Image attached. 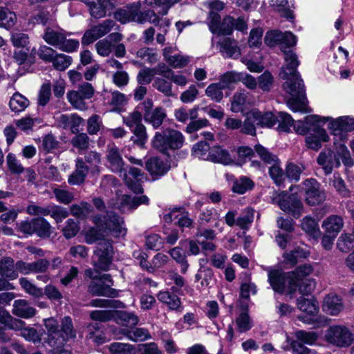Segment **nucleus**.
<instances>
[{
	"mask_svg": "<svg viewBox=\"0 0 354 354\" xmlns=\"http://www.w3.org/2000/svg\"><path fill=\"white\" fill-rule=\"evenodd\" d=\"M106 158L108 168L122 177L125 184L131 191L137 194L143 192L141 182L144 178V173L136 167H130L127 173L124 169L122 155L115 145L108 146Z\"/></svg>",
	"mask_w": 354,
	"mask_h": 354,
	"instance_id": "obj_1",
	"label": "nucleus"
},
{
	"mask_svg": "<svg viewBox=\"0 0 354 354\" xmlns=\"http://www.w3.org/2000/svg\"><path fill=\"white\" fill-rule=\"evenodd\" d=\"M185 142L183 133L173 129L157 131L151 140L153 148L159 152L169 155L170 151L180 149Z\"/></svg>",
	"mask_w": 354,
	"mask_h": 354,
	"instance_id": "obj_2",
	"label": "nucleus"
},
{
	"mask_svg": "<svg viewBox=\"0 0 354 354\" xmlns=\"http://www.w3.org/2000/svg\"><path fill=\"white\" fill-rule=\"evenodd\" d=\"M93 223L104 232L115 237L126 235L127 229L124 227V220L115 212L110 211L106 216L96 214L92 217Z\"/></svg>",
	"mask_w": 354,
	"mask_h": 354,
	"instance_id": "obj_3",
	"label": "nucleus"
},
{
	"mask_svg": "<svg viewBox=\"0 0 354 354\" xmlns=\"http://www.w3.org/2000/svg\"><path fill=\"white\" fill-rule=\"evenodd\" d=\"M42 38L48 44L67 53L77 50L80 45L77 39H67L65 31L57 26L46 27Z\"/></svg>",
	"mask_w": 354,
	"mask_h": 354,
	"instance_id": "obj_4",
	"label": "nucleus"
},
{
	"mask_svg": "<svg viewBox=\"0 0 354 354\" xmlns=\"http://www.w3.org/2000/svg\"><path fill=\"white\" fill-rule=\"evenodd\" d=\"M270 198L272 203L277 205L282 211L292 214L295 218H299L303 212V204L294 194L273 191L270 193Z\"/></svg>",
	"mask_w": 354,
	"mask_h": 354,
	"instance_id": "obj_5",
	"label": "nucleus"
},
{
	"mask_svg": "<svg viewBox=\"0 0 354 354\" xmlns=\"http://www.w3.org/2000/svg\"><path fill=\"white\" fill-rule=\"evenodd\" d=\"M284 90L291 97L287 101L289 109L294 112H306V97L304 84L302 80L297 82L286 81L283 84Z\"/></svg>",
	"mask_w": 354,
	"mask_h": 354,
	"instance_id": "obj_6",
	"label": "nucleus"
},
{
	"mask_svg": "<svg viewBox=\"0 0 354 354\" xmlns=\"http://www.w3.org/2000/svg\"><path fill=\"white\" fill-rule=\"evenodd\" d=\"M115 18L122 24L129 21H137L142 24L146 21L157 25L160 19L153 11L147 10L144 13L139 11L138 6L129 7L127 9H119L115 13Z\"/></svg>",
	"mask_w": 354,
	"mask_h": 354,
	"instance_id": "obj_7",
	"label": "nucleus"
},
{
	"mask_svg": "<svg viewBox=\"0 0 354 354\" xmlns=\"http://www.w3.org/2000/svg\"><path fill=\"white\" fill-rule=\"evenodd\" d=\"M292 276V273L273 270L268 273V281L274 291L291 295L297 290V285L293 282Z\"/></svg>",
	"mask_w": 354,
	"mask_h": 354,
	"instance_id": "obj_8",
	"label": "nucleus"
},
{
	"mask_svg": "<svg viewBox=\"0 0 354 354\" xmlns=\"http://www.w3.org/2000/svg\"><path fill=\"white\" fill-rule=\"evenodd\" d=\"M325 340L333 346L339 348L349 346L354 340L353 334L342 325L330 326L326 331Z\"/></svg>",
	"mask_w": 354,
	"mask_h": 354,
	"instance_id": "obj_9",
	"label": "nucleus"
},
{
	"mask_svg": "<svg viewBox=\"0 0 354 354\" xmlns=\"http://www.w3.org/2000/svg\"><path fill=\"white\" fill-rule=\"evenodd\" d=\"M285 64L281 67L280 76L282 79L297 82L301 80L297 71L300 62L297 55L292 50L282 49Z\"/></svg>",
	"mask_w": 354,
	"mask_h": 354,
	"instance_id": "obj_10",
	"label": "nucleus"
},
{
	"mask_svg": "<svg viewBox=\"0 0 354 354\" xmlns=\"http://www.w3.org/2000/svg\"><path fill=\"white\" fill-rule=\"evenodd\" d=\"M75 337L76 331L72 319L69 316H65L61 321L57 348L50 351L48 354H71L70 351L62 348V346L68 339H74Z\"/></svg>",
	"mask_w": 354,
	"mask_h": 354,
	"instance_id": "obj_11",
	"label": "nucleus"
},
{
	"mask_svg": "<svg viewBox=\"0 0 354 354\" xmlns=\"http://www.w3.org/2000/svg\"><path fill=\"white\" fill-rule=\"evenodd\" d=\"M305 201L310 205L322 203L326 199L325 192L321 189L319 183L315 178H308L301 185Z\"/></svg>",
	"mask_w": 354,
	"mask_h": 354,
	"instance_id": "obj_12",
	"label": "nucleus"
},
{
	"mask_svg": "<svg viewBox=\"0 0 354 354\" xmlns=\"http://www.w3.org/2000/svg\"><path fill=\"white\" fill-rule=\"evenodd\" d=\"M328 120H330L328 128L331 130L332 133L341 140L346 138V132L354 130V118L342 116L335 120L331 118H322L323 123Z\"/></svg>",
	"mask_w": 354,
	"mask_h": 354,
	"instance_id": "obj_13",
	"label": "nucleus"
},
{
	"mask_svg": "<svg viewBox=\"0 0 354 354\" xmlns=\"http://www.w3.org/2000/svg\"><path fill=\"white\" fill-rule=\"evenodd\" d=\"M113 254V249L111 243L108 240H103L97 243L95 255L97 259L95 261V268L107 271L111 264Z\"/></svg>",
	"mask_w": 354,
	"mask_h": 354,
	"instance_id": "obj_14",
	"label": "nucleus"
},
{
	"mask_svg": "<svg viewBox=\"0 0 354 354\" xmlns=\"http://www.w3.org/2000/svg\"><path fill=\"white\" fill-rule=\"evenodd\" d=\"M153 106L152 100L147 99L141 103L140 108L143 111L145 121L151 124L154 129H158L162 124L167 115L165 109L162 107L152 109Z\"/></svg>",
	"mask_w": 354,
	"mask_h": 354,
	"instance_id": "obj_15",
	"label": "nucleus"
},
{
	"mask_svg": "<svg viewBox=\"0 0 354 354\" xmlns=\"http://www.w3.org/2000/svg\"><path fill=\"white\" fill-rule=\"evenodd\" d=\"M264 41L270 47L281 45V49L293 46L297 44L295 35L290 31L284 32L278 30L268 31L266 35Z\"/></svg>",
	"mask_w": 354,
	"mask_h": 354,
	"instance_id": "obj_16",
	"label": "nucleus"
},
{
	"mask_svg": "<svg viewBox=\"0 0 354 354\" xmlns=\"http://www.w3.org/2000/svg\"><path fill=\"white\" fill-rule=\"evenodd\" d=\"M114 26V21L108 19L97 26L92 27L84 32L82 38V44L83 45L92 44L97 39L109 33Z\"/></svg>",
	"mask_w": 354,
	"mask_h": 354,
	"instance_id": "obj_17",
	"label": "nucleus"
},
{
	"mask_svg": "<svg viewBox=\"0 0 354 354\" xmlns=\"http://www.w3.org/2000/svg\"><path fill=\"white\" fill-rule=\"evenodd\" d=\"M146 169L155 178L165 175L170 169L167 160H163L158 157H153L146 162Z\"/></svg>",
	"mask_w": 354,
	"mask_h": 354,
	"instance_id": "obj_18",
	"label": "nucleus"
},
{
	"mask_svg": "<svg viewBox=\"0 0 354 354\" xmlns=\"http://www.w3.org/2000/svg\"><path fill=\"white\" fill-rule=\"evenodd\" d=\"M322 309L330 315H338L344 309L342 298L335 294H328L324 299Z\"/></svg>",
	"mask_w": 354,
	"mask_h": 354,
	"instance_id": "obj_19",
	"label": "nucleus"
},
{
	"mask_svg": "<svg viewBox=\"0 0 354 354\" xmlns=\"http://www.w3.org/2000/svg\"><path fill=\"white\" fill-rule=\"evenodd\" d=\"M317 160L326 174H330L334 167H337L340 165L339 158L330 149L322 151Z\"/></svg>",
	"mask_w": 354,
	"mask_h": 354,
	"instance_id": "obj_20",
	"label": "nucleus"
},
{
	"mask_svg": "<svg viewBox=\"0 0 354 354\" xmlns=\"http://www.w3.org/2000/svg\"><path fill=\"white\" fill-rule=\"evenodd\" d=\"M328 140V136L324 129L316 127L313 132L310 133L306 138V145L308 148L317 151L322 147L323 142Z\"/></svg>",
	"mask_w": 354,
	"mask_h": 354,
	"instance_id": "obj_21",
	"label": "nucleus"
},
{
	"mask_svg": "<svg viewBox=\"0 0 354 354\" xmlns=\"http://www.w3.org/2000/svg\"><path fill=\"white\" fill-rule=\"evenodd\" d=\"M45 328L47 330V337L46 342L54 348H57L59 336V322L53 317L45 319L44 320Z\"/></svg>",
	"mask_w": 354,
	"mask_h": 354,
	"instance_id": "obj_22",
	"label": "nucleus"
},
{
	"mask_svg": "<svg viewBox=\"0 0 354 354\" xmlns=\"http://www.w3.org/2000/svg\"><path fill=\"white\" fill-rule=\"evenodd\" d=\"M36 312V309L25 299H17L14 301L12 313L15 316L29 319L34 317Z\"/></svg>",
	"mask_w": 354,
	"mask_h": 354,
	"instance_id": "obj_23",
	"label": "nucleus"
},
{
	"mask_svg": "<svg viewBox=\"0 0 354 354\" xmlns=\"http://www.w3.org/2000/svg\"><path fill=\"white\" fill-rule=\"evenodd\" d=\"M112 283L103 284L100 281H93L88 286V291L93 295L114 297L118 295L116 290L111 288Z\"/></svg>",
	"mask_w": 354,
	"mask_h": 354,
	"instance_id": "obj_24",
	"label": "nucleus"
},
{
	"mask_svg": "<svg viewBox=\"0 0 354 354\" xmlns=\"http://www.w3.org/2000/svg\"><path fill=\"white\" fill-rule=\"evenodd\" d=\"M82 122V118L76 114H62L57 119V124L59 127L70 129L73 133L78 131V127Z\"/></svg>",
	"mask_w": 354,
	"mask_h": 354,
	"instance_id": "obj_25",
	"label": "nucleus"
},
{
	"mask_svg": "<svg viewBox=\"0 0 354 354\" xmlns=\"http://www.w3.org/2000/svg\"><path fill=\"white\" fill-rule=\"evenodd\" d=\"M75 170L69 176L68 182L72 185L82 184L88 172V167L86 165L82 159L78 158L76 160Z\"/></svg>",
	"mask_w": 354,
	"mask_h": 354,
	"instance_id": "obj_26",
	"label": "nucleus"
},
{
	"mask_svg": "<svg viewBox=\"0 0 354 354\" xmlns=\"http://www.w3.org/2000/svg\"><path fill=\"white\" fill-rule=\"evenodd\" d=\"M158 301L165 304L170 310L182 311L180 299L169 291H160L157 295Z\"/></svg>",
	"mask_w": 354,
	"mask_h": 354,
	"instance_id": "obj_27",
	"label": "nucleus"
},
{
	"mask_svg": "<svg viewBox=\"0 0 354 354\" xmlns=\"http://www.w3.org/2000/svg\"><path fill=\"white\" fill-rule=\"evenodd\" d=\"M0 275L3 279L14 280L18 277L16 263L11 257H5L0 260Z\"/></svg>",
	"mask_w": 354,
	"mask_h": 354,
	"instance_id": "obj_28",
	"label": "nucleus"
},
{
	"mask_svg": "<svg viewBox=\"0 0 354 354\" xmlns=\"http://www.w3.org/2000/svg\"><path fill=\"white\" fill-rule=\"evenodd\" d=\"M209 160L225 165L235 163L234 159L231 157L229 152L219 146H215L211 149Z\"/></svg>",
	"mask_w": 354,
	"mask_h": 354,
	"instance_id": "obj_29",
	"label": "nucleus"
},
{
	"mask_svg": "<svg viewBox=\"0 0 354 354\" xmlns=\"http://www.w3.org/2000/svg\"><path fill=\"white\" fill-rule=\"evenodd\" d=\"M249 93L240 91L234 93L231 102V111L234 113L243 111L248 104H250Z\"/></svg>",
	"mask_w": 354,
	"mask_h": 354,
	"instance_id": "obj_30",
	"label": "nucleus"
},
{
	"mask_svg": "<svg viewBox=\"0 0 354 354\" xmlns=\"http://www.w3.org/2000/svg\"><path fill=\"white\" fill-rule=\"evenodd\" d=\"M309 254L310 252L308 250L298 246L289 252H284L283 257L286 263L293 267L300 259H306Z\"/></svg>",
	"mask_w": 354,
	"mask_h": 354,
	"instance_id": "obj_31",
	"label": "nucleus"
},
{
	"mask_svg": "<svg viewBox=\"0 0 354 354\" xmlns=\"http://www.w3.org/2000/svg\"><path fill=\"white\" fill-rule=\"evenodd\" d=\"M221 52L229 58L236 59L241 55V51L234 40L225 38L220 42Z\"/></svg>",
	"mask_w": 354,
	"mask_h": 354,
	"instance_id": "obj_32",
	"label": "nucleus"
},
{
	"mask_svg": "<svg viewBox=\"0 0 354 354\" xmlns=\"http://www.w3.org/2000/svg\"><path fill=\"white\" fill-rule=\"evenodd\" d=\"M254 187V183L250 178L242 176L236 178L232 184V191L238 194H243L252 190Z\"/></svg>",
	"mask_w": 354,
	"mask_h": 354,
	"instance_id": "obj_33",
	"label": "nucleus"
},
{
	"mask_svg": "<svg viewBox=\"0 0 354 354\" xmlns=\"http://www.w3.org/2000/svg\"><path fill=\"white\" fill-rule=\"evenodd\" d=\"M298 308L310 316L315 315L318 310V303L314 298H304L300 297L297 299Z\"/></svg>",
	"mask_w": 354,
	"mask_h": 354,
	"instance_id": "obj_34",
	"label": "nucleus"
},
{
	"mask_svg": "<svg viewBox=\"0 0 354 354\" xmlns=\"http://www.w3.org/2000/svg\"><path fill=\"white\" fill-rule=\"evenodd\" d=\"M343 220L338 216H331L324 221L322 227L327 234L336 236L343 227Z\"/></svg>",
	"mask_w": 354,
	"mask_h": 354,
	"instance_id": "obj_35",
	"label": "nucleus"
},
{
	"mask_svg": "<svg viewBox=\"0 0 354 354\" xmlns=\"http://www.w3.org/2000/svg\"><path fill=\"white\" fill-rule=\"evenodd\" d=\"M88 7L91 15L96 19L102 18L106 15V6L102 0H82Z\"/></svg>",
	"mask_w": 354,
	"mask_h": 354,
	"instance_id": "obj_36",
	"label": "nucleus"
},
{
	"mask_svg": "<svg viewBox=\"0 0 354 354\" xmlns=\"http://www.w3.org/2000/svg\"><path fill=\"white\" fill-rule=\"evenodd\" d=\"M28 105L29 100L18 92L12 95L9 102V106L11 111L15 113L24 111Z\"/></svg>",
	"mask_w": 354,
	"mask_h": 354,
	"instance_id": "obj_37",
	"label": "nucleus"
},
{
	"mask_svg": "<svg viewBox=\"0 0 354 354\" xmlns=\"http://www.w3.org/2000/svg\"><path fill=\"white\" fill-rule=\"evenodd\" d=\"M341 140L337 137H335L334 145L336 149V156L337 158H341L342 162L346 165H353V162L350 157V153L344 145V140Z\"/></svg>",
	"mask_w": 354,
	"mask_h": 354,
	"instance_id": "obj_38",
	"label": "nucleus"
},
{
	"mask_svg": "<svg viewBox=\"0 0 354 354\" xmlns=\"http://www.w3.org/2000/svg\"><path fill=\"white\" fill-rule=\"evenodd\" d=\"M322 122V118L317 115H313L306 118V122L302 121L295 122L292 125L295 131L299 134H304L308 129V124H316L319 126V123Z\"/></svg>",
	"mask_w": 354,
	"mask_h": 354,
	"instance_id": "obj_39",
	"label": "nucleus"
},
{
	"mask_svg": "<svg viewBox=\"0 0 354 354\" xmlns=\"http://www.w3.org/2000/svg\"><path fill=\"white\" fill-rule=\"evenodd\" d=\"M35 234L39 237L46 239L51 234V225L44 218H34Z\"/></svg>",
	"mask_w": 354,
	"mask_h": 354,
	"instance_id": "obj_40",
	"label": "nucleus"
},
{
	"mask_svg": "<svg viewBox=\"0 0 354 354\" xmlns=\"http://www.w3.org/2000/svg\"><path fill=\"white\" fill-rule=\"evenodd\" d=\"M123 334L133 342H142L151 337L148 330L141 328H133L130 330L123 329Z\"/></svg>",
	"mask_w": 354,
	"mask_h": 354,
	"instance_id": "obj_41",
	"label": "nucleus"
},
{
	"mask_svg": "<svg viewBox=\"0 0 354 354\" xmlns=\"http://www.w3.org/2000/svg\"><path fill=\"white\" fill-rule=\"evenodd\" d=\"M254 210L252 208L247 207L243 209L240 216L236 218V225L242 230L250 228L253 222Z\"/></svg>",
	"mask_w": 354,
	"mask_h": 354,
	"instance_id": "obj_42",
	"label": "nucleus"
},
{
	"mask_svg": "<svg viewBox=\"0 0 354 354\" xmlns=\"http://www.w3.org/2000/svg\"><path fill=\"white\" fill-rule=\"evenodd\" d=\"M17 21L16 15L4 7H0V28L10 29Z\"/></svg>",
	"mask_w": 354,
	"mask_h": 354,
	"instance_id": "obj_43",
	"label": "nucleus"
},
{
	"mask_svg": "<svg viewBox=\"0 0 354 354\" xmlns=\"http://www.w3.org/2000/svg\"><path fill=\"white\" fill-rule=\"evenodd\" d=\"M211 149L207 142L201 141L193 145L192 155L201 160H209Z\"/></svg>",
	"mask_w": 354,
	"mask_h": 354,
	"instance_id": "obj_44",
	"label": "nucleus"
},
{
	"mask_svg": "<svg viewBox=\"0 0 354 354\" xmlns=\"http://www.w3.org/2000/svg\"><path fill=\"white\" fill-rule=\"evenodd\" d=\"M256 117L254 111L249 113L243 124L241 131L243 133L254 136L256 133V126H259L258 119Z\"/></svg>",
	"mask_w": 354,
	"mask_h": 354,
	"instance_id": "obj_45",
	"label": "nucleus"
},
{
	"mask_svg": "<svg viewBox=\"0 0 354 354\" xmlns=\"http://www.w3.org/2000/svg\"><path fill=\"white\" fill-rule=\"evenodd\" d=\"M313 271V268L310 265L304 264L298 266L294 271L288 272L289 273H292L293 282H295L297 285V288H298V285L300 281L306 279V277L309 276Z\"/></svg>",
	"mask_w": 354,
	"mask_h": 354,
	"instance_id": "obj_46",
	"label": "nucleus"
},
{
	"mask_svg": "<svg viewBox=\"0 0 354 354\" xmlns=\"http://www.w3.org/2000/svg\"><path fill=\"white\" fill-rule=\"evenodd\" d=\"M169 254L180 266V272L185 274L189 268V263L186 259V255L179 247H175L169 250Z\"/></svg>",
	"mask_w": 354,
	"mask_h": 354,
	"instance_id": "obj_47",
	"label": "nucleus"
},
{
	"mask_svg": "<svg viewBox=\"0 0 354 354\" xmlns=\"http://www.w3.org/2000/svg\"><path fill=\"white\" fill-rule=\"evenodd\" d=\"M91 212L92 206L87 202L82 201L71 206V214L81 219L86 218Z\"/></svg>",
	"mask_w": 354,
	"mask_h": 354,
	"instance_id": "obj_48",
	"label": "nucleus"
},
{
	"mask_svg": "<svg viewBox=\"0 0 354 354\" xmlns=\"http://www.w3.org/2000/svg\"><path fill=\"white\" fill-rule=\"evenodd\" d=\"M110 354H135L133 345L121 342H113L109 346Z\"/></svg>",
	"mask_w": 354,
	"mask_h": 354,
	"instance_id": "obj_49",
	"label": "nucleus"
},
{
	"mask_svg": "<svg viewBox=\"0 0 354 354\" xmlns=\"http://www.w3.org/2000/svg\"><path fill=\"white\" fill-rule=\"evenodd\" d=\"M153 87L167 97L174 95L171 82L162 77H156L153 82Z\"/></svg>",
	"mask_w": 354,
	"mask_h": 354,
	"instance_id": "obj_50",
	"label": "nucleus"
},
{
	"mask_svg": "<svg viewBox=\"0 0 354 354\" xmlns=\"http://www.w3.org/2000/svg\"><path fill=\"white\" fill-rule=\"evenodd\" d=\"M87 338L96 344H102L104 342V336L100 330V324L97 323L90 324L87 326Z\"/></svg>",
	"mask_w": 354,
	"mask_h": 354,
	"instance_id": "obj_51",
	"label": "nucleus"
},
{
	"mask_svg": "<svg viewBox=\"0 0 354 354\" xmlns=\"http://www.w3.org/2000/svg\"><path fill=\"white\" fill-rule=\"evenodd\" d=\"M72 61L71 56L57 53L51 63L56 70L63 71L70 66Z\"/></svg>",
	"mask_w": 354,
	"mask_h": 354,
	"instance_id": "obj_52",
	"label": "nucleus"
},
{
	"mask_svg": "<svg viewBox=\"0 0 354 354\" xmlns=\"http://www.w3.org/2000/svg\"><path fill=\"white\" fill-rule=\"evenodd\" d=\"M67 99L68 102L77 109L84 110L86 108V103L84 102L85 98L80 93L77 91H71L67 93Z\"/></svg>",
	"mask_w": 354,
	"mask_h": 354,
	"instance_id": "obj_53",
	"label": "nucleus"
},
{
	"mask_svg": "<svg viewBox=\"0 0 354 354\" xmlns=\"http://www.w3.org/2000/svg\"><path fill=\"white\" fill-rule=\"evenodd\" d=\"M225 89L218 82L209 84L205 89V95L212 100L219 102L223 97V90Z\"/></svg>",
	"mask_w": 354,
	"mask_h": 354,
	"instance_id": "obj_54",
	"label": "nucleus"
},
{
	"mask_svg": "<svg viewBox=\"0 0 354 354\" xmlns=\"http://www.w3.org/2000/svg\"><path fill=\"white\" fill-rule=\"evenodd\" d=\"M44 331L41 330L37 331L35 328L32 327H25L21 330V335L27 341L32 342L34 344L40 343L41 341V336Z\"/></svg>",
	"mask_w": 354,
	"mask_h": 354,
	"instance_id": "obj_55",
	"label": "nucleus"
},
{
	"mask_svg": "<svg viewBox=\"0 0 354 354\" xmlns=\"http://www.w3.org/2000/svg\"><path fill=\"white\" fill-rule=\"evenodd\" d=\"M256 117L258 119L259 126L262 127H272L277 122V118L270 112L262 114L259 111H254Z\"/></svg>",
	"mask_w": 354,
	"mask_h": 354,
	"instance_id": "obj_56",
	"label": "nucleus"
},
{
	"mask_svg": "<svg viewBox=\"0 0 354 354\" xmlns=\"http://www.w3.org/2000/svg\"><path fill=\"white\" fill-rule=\"evenodd\" d=\"M301 227L306 233L313 236H316L319 233L317 221L310 216H306L303 218Z\"/></svg>",
	"mask_w": 354,
	"mask_h": 354,
	"instance_id": "obj_57",
	"label": "nucleus"
},
{
	"mask_svg": "<svg viewBox=\"0 0 354 354\" xmlns=\"http://www.w3.org/2000/svg\"><path fill=\"white\" fill-rule=\"evenodd\" d=\"M137 57L141 58L149 64H154L159 59L158 54L152 48H142L137 51Z\"/></svg>",
	"mask_w": 354,
	"mask_h": 354,
	"instance_id": "obj_58",
	"label": "nucleus"
},
{
	"mask_svg": "<svg viewBox=\"0 0 354 354\" xmlns=\"http://www.w3.org/2000/svg\"><path fill=\"white\" fill-rule=\"evenodd\" d=\"M6 163L9 171L14 174H20L24 171V168L16 156L9 153L6 156Z\"/></svg>",
	"mask_w": 354,
	"mask_h": 354,
	"instance_id": "obj_59",
	"label": "nucleus"
},
{
	"mask_svg": "<svg viewBox=\"0 0 354 354\" xmlns=\"http://www.w3.org/2000/svg\"><path fill=\"white\" fill-rule=\"evenodd\" d=\"M39 122L40 120L39 118H32L30 116H26L21 118V119L17 120L15 121V124L19 130L24 132H28L32 129L35 123Z\"/></svg>",
	"mask_w": 354,
	"mask_h": 354,
	"instance_id": "obj_60",
	"label": "nucleus"
},
{
	"mask_svg": "<svg viewBox=\"0 0 354 354\" xmlns=\"http://www.w3.org/2000/svg\"><path fill=\"white\" fill-rule=\"evenodd\" d=\"M238 330L241 333L249 330L252 326V322L247 310H243L236 319Z\"/></svg>",
	"mask_w": 354,
	"mask_h": 354,
	"instance_id": "obj_61",
	"label": "nucleus"
},
{
	"mask_svg": "<svg viewBox=\"0 0 354 354\" xmlns=\"http://www.w3.org/2000/svg\"><path fill=\"white\" fill-rule=\"evenodd\" d=\"M305 169L303 165H296L294 163H289L286 169V177L290 180L298 181L300 178L301 174Z\"/></svg>",
	"mask_w": 354,
	"mask_h": 354,
	"instance_id": "obj_62",
	"label": "nucleus"
},
{
	"mask_svg": "<svg viewBox=\"0 0 354 354\" xmlns=\"http://www.w3.org/2000/svg\"><path fill=\"white\" fill-rule=\"evenodd\" d=\"M237 159L234 160L235 163L241 165L247 160H251L254 156L253 149L249 147L242 146L236 149Z\"/></svg>",
	"mask_w": 354,
	"mask_h": 354,
	"instance_id": "obj_63",
	"label": "nucleus"
},
{
	"mask_svg": "<svg viewBox=\"0 0 354 354\" xmlns=\"http://www.w3.org/2000/svg\"><path fill=\"white\" fill-rule=\"evenodd\" d=\"M169 257L167 255L162 253H157L149 263V272H153L156 270L163 268L168 262Z\"/></svg>",
	"mask_w": 354,
	"mask_h": 354,
	"instance_id": "obj_64",
	"label": "nucleus"
}]
</instances>
